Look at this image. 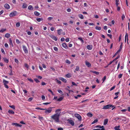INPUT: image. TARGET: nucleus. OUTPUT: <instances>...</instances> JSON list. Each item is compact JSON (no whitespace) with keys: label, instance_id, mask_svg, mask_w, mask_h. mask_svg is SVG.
<instances>
[{"label":"nucleus","instance_id":"obj_1","mask_svg":"<svg viewBox=\"0 0 130 130\" xmlns=\"http://www.w3.org/2000/svg\"><path fill=\"white\" fill-rule=\"evenodd\" d=\"M60 116V113H56L51 116L52 119L54 120L56 122H59V117Z\"/></svg>","mask_w":130,"mask_h":130},{"label":"nucleus","instance_id":"obj_2","mask_svg":"<svg viewBox=\"0 0 130 130\" xmlns=\"http://www.w3.org/2000/svg\"><path fill=\"white\" fill-rule=\"evenodd\" d=\"M53 108L52 107H50L48 108L47 109H45V113L47 114L48 113H51L52 111V109L51 108Z\"/></svg>","mask_w":130,"mask_h":130},{"label":"nucleus","instance_id":"obj_3","mask_svg":"<svg viewBox=\"0 0 130 130\" xmlns=\"http://www.w3.org/2000/svg\"><path fill=\"white\" fill-rule=\"evenodd\" d=\"M113 107L114 106H113L112 105L110 104L108 105L104 106L103 108V109H106L109 108L110 107H112V108H113Z\"/></svg>","mask_w":130,"mask_h":130},{"label":"nucleus","instance_id":"obj_4","mask_svg":"<svg viewBox=\"0 0 130 130\" xmlns=\"http://www.w3.org/2000/svg\"><path fill=\"white\" fill-rule=\"evenodd\" d=\"M17 13V12L16 11H15L11 12L9 14V16L10 17H13L16 16Z\"/></svg>","mask_w":130,"mask_h":130},{"label":"nucleus","instance_id":"obj_5","mask_svg":"<svg viewBox=\"0 0 130 130\" xmlns=\"http://www.w3.org/2000/svg\"><path fill=\"white\" fill-rule=\"evenodd\" d=\"M75 116L78 119L79 121H81V117L80 115L78 114H75Z\"/></svg>","mask_w":130,"mask_h":130},{"label":"nucleus","instance_id":"obj_6","mask_svg":"<svg viewBox=\"0 0 130 130\" xmlns=\"http://www.w3.org/2000/svg\"><path fill=\"white\" fill-rule=\"evenodd\" d=\"M22 48L25 53H28V51L26 46L25 45H23Z\"/></svg>","mask_w":130,"mask_h":130},{"label":"nucleus","instance_id":"obj_7","mask_svg":"<svg viewBox=\"0 0 130 130\" xmlns=\"http://www.w3.org/2000/svg\"><path fill=\"white\" fill-rule=\"evenodd\" d=\"M67 121L69 122V123L72 126H74V123L73 121L72 120L68 119Z\"/></svg>","mask_w":130,"mask_h":130},{"label":"nucleus","instance_id":"obj_8","mask_svg":"<svg viewBox=\"0 0 130 130\" xmlns=\"http://www.w3.org/2000/svg\"><path fill=\"white\" fill-rule=\"evenodd\" d=\"M50 37L51 38H52L53 40H55V41H57V37L53 35L50 36Z\"/></svg>","mask_w":130,"mask_h":130},{"label":"nucleus","instance_id":"obj_9","mask_svg":"<svg viewBox=\"0 0 130 130\" xmlns=\"http://www.w3.org/2000/svg\"><path fill=\"white\" fill-rule=\"evenodd\" d=\"M62 46L66 49H67L68 48V47L66 43H63L62 44Z\"/></svg>","mask_w":130,"mask_h":130},{"label":"nucleus","instance_id":"obj_10","mask_svg":"<svg viewBox=\"0 0 130 130\" xmlns=\"http://www.w3.org/2000/svg\"><path fill=\"white\" fill-rule=\"evenodd\" d=\"M59 79L61 80L63 82H64L65 83H66L67 82V80L66 79L63 78L62 77H60L59 78Z\"/></svg>","mask_w":130,"mask_h":130},{"label":"nucleus","instance_id":"obj_11","mask_svg":"<svg viewBox=\"0 0 130 130\" xmlns=\"http://www.w3.org/2000/svg\"><path fill=\"white\" fill-rule=\"evenodd\" d=\"M12 125H14L16 126H19V127H21L22 126V125L19 124L17 123H13L12 124Z\"/></svg>","mask_w":130,"mask_h":130},{"label":"nucleus","instance_id":"obj_12","mask_svg":"<svg viewBox=\"0 0 130 130\" xmlns=\"http://www.w3.org/2000/svg\"><path fill=\"white\" fill-rule=\"evenodd\" d=\"M128 34L127 33H126V34H125V42H126V39H127V43H128Z\"/></svg>","mask_w":130,"mask_h":130},{"label":"nucleus","instance_id":"obj_13","mask_svg":"<svg viewBox=\"0 0 130 130\" xmlns=\"http://www.w3.org/2000/svg\"><path fill=\"white\" fill-rule=\"evenodd\" d=\"M86 65L88 67H91V64L89 62L86 61L85 62Z\"/></svg>","mask_w":130,"mask_h":130},{"label":"nucleus","instance_id":"obj_14","mask_svg":"<svg viewBox=\"0 0 130 130\" xmlns=\"http://www.w3.org/2000/svg\"><path fill=\"white\" fill-rule=\"evenodd\" d=\"M4 7L7 9H9L10 8L9 5L7 4H6L4 5Z\"/></svg>","mask_w":130,"mask_h":130},{"label":"nucleus","instance_id":"obj_15","mask_svg":"<svg viewBox=\"0 0 130 130\" xmlns=\"http://www.w3.org/2000/svg\"><path fill=\"white\" fill-rule=\"evenodd\" d=\"M9 44L10 45H11L12 47L13 46V45L12 43V40L11 38H10L9 39Z\"/></svg>","mask_w":130,"mask_h":130},{"label":"nucleus","instance_id":"obj_16","mask_svg":"<svg viewBox=\"0 0 130 130\" xmlns=\"http://www.w3.org/2000/svg\"><path fill=\"white\" fill-rule=\"evenodd\" d=\"M87 48L89 50H91L92 48V46L91 45H89L87 46Z\"/></svg>","mask_w":130,"mask_h":130},{"label":"nucleus","instance_id":"obj_17","mask_svg":"<svg viewBox=\"0 0 130 130\" xmlns=\"http://www.w3.org/2000/svg\"><path fill=\"white\" fill-rule=\"evenodd\" d=\"M8 112L10 114H14V112L12 110H9L8 111Z\"/></svg>","mask_w":130,"mask_h":130},{"label":"nucleus","instance_id":"obj_18","mask_svg":"<svg viewBox=\"0 0 130 130\" xmlns=\"http://www.w3.org/2000/svg\"><path fill=\"white\" fill-rule=\"evenodd\" d=\"M3 83H4V85H7L9 83L8 81H7L4 79L3 80Z\"/></svg>","mask_w":130,"mask_h":130},{"label":"nucleus","instance_id":"obj_19","mask_svg":"<svg viewBox=\"0 0 130 130\" xmlns=\"http://www.w3.org/2000/svg\"><path fill=\"white\" fill-rule=\"evenodd\" d=\"M10 36V34L8 33H7L5 35V37L7 38H9Z\"/></svg>","mask_w":130,"mask_h":130},{"label":"nucleus","instance_id":"obj_20","mask_svg":"<svg viewBox=\"0 0 130 130\" xmlns=\"http://www.w3.org/2000/svg\"><path fill=\"white\" fill-rule=\"evenodd\" d=\"M90 72H91V73H93L95 74H96V75H99V72H96V71H92V70H91L90 71Z\"/></svg>","mask_w":130,"mask_h":130},{"label":"nucleus","instance_id":"obj_21","mask_svg":"<svg viewBox=\"0 0 130 130\" xmlns=\"http://www.w3.org/2000/svg\"><path fill=\"white\" fill-rule=\"evenodd\" d=\"M120 126H116L114 128L115 129V130H120V129H119V128L120 127Z\"/></svg>","mask_w":130,"mask_h":130},{"label":"nucleus","instance_id":"obj_22","mask_svg":"<svg viewBox=\"0 0 130 130\" xmlns=\"http://www.w3.org/2000/svg\"><path fill=\"white\" fill-rule=\"evenodd\" d=\"M34 14L36 16H39L40 14V13L37 11H35L34 12Z\"/></svg>","mask_w":130,"mask_h":130},{"label":"nucleus","instance_id":"obj_23","mask_svg":"<svg viewBox=\"0 0 130 130\" xmlns=\"http://www.w3.org/2000/svg\"><path fill=\"white\" fill-rule=\"evenodd\" d=\"M28 9L31 10H32L33 9V7L32 6L30 5L28 6Z\"/></svg>","mask_w":130,"mask_h":130},{"label":"nucleus","instance_id":"obj_24","mask_svg":"<svg viewBox=\"0 0 130 130\" xmlns=\"http://www.w3.org/2000/svg\"><path fill=\"white\" fill-rule=\"evenodd\" d=\"M3 59L4 60V61L6 63H8L9 62V60L8 59H7L6 58H3Z\"/></svg>","mask_w":130,"mask_h":130},{"label":"nucleus","instance_id":"obj_25","mask_svg":"<svg viewBox=\"0 0 130 130\" xmlns=\"http://www.w3.org/2000/svg\"><path fill=\"white\" fill-rule=\"evenodd\" d=\"M43 19L42 18H39L36 19V20L38 22H40L41 21H43Z\"/></svg>","mask_w":130,"mask_h":130},{"label":"nucleus","instance_id":"obj_26","mask_svg":"<svg viewBox=\"0 0 130 130\" xmlns=\"http://www.w3.org/2000/svg\"><path fill=\"white\" fill-rule=\"evenodd\" d=\"M108 121V120L107 119H105L104 122V125H106Z\"/></svg>","mask_w":130,"mask_h":130},{"label":"nucleus","instance_id":"obj_27","mask_svg":"<svg viewBox=\"0 0 130 130\" xmlns=\"http://www.w3.org/2000/svg\"><path fill=\"white\" fill-rule=\"evenodd\" d=\"M58 31V34L59 35H60L61 34V33L62 32V29H60L59 30H57Z\"/></svg>","mask_w":130,"mask_h":130},{"label":"nucleus","instance_id":"obj_28","mask_svg":"<svg viewBox=\"0 0 130 130\" xmlns=\"http://www.w3.org/2000/svg\"><path fill=\"white\" fill-rule=\"evenodd\" d=\"M87 116L89 117H91L93 116V115L90 113H88L87 114Z\"/></svg>","mask_w":130,"mask_h":130},{"label":"nucleus","instance_id":"obj_29","mask_svg":"<svg viewBox=\"0 0 130 130\" xmlns=\"http://www.w3.org/2000/svg\"><path fill=\"white\" fill-rule=\"evenodd\" d=\"M27 7V5L25 3H24L22 6V7L23 8H26Z\"/></svg>","mask_w":130,"mask_h":130},{"label":"nucleus","instance_id":"obj_30","mask_svg":"<svg viewBox=\"0 0 130 130\" xmlns=\"http://www.w3.org/2000/svg\"><path fill=\"white\" fill-rule=\"evenodd\" d=\"M78 16L81 19H83L84 18L82 14H79Z\"/></svg>","mask_w":130,"mask_h":130},{"label":"nucleus","instance_id":"obj_31","mask_svg":"<svg viewBox=\"0 0 130 130\" xmlns=\"http://www.w3.org/2000/svg\"><path fill=\"white\" fill-rule=\"evenodd\" d=\"M66 77L68 78H70L71 77L72 75L70 73H68L66 75Z\"/></svg>","mask_w":130,"mask_h":130},{"label":"nucleus","instance_id":"obj_32","mask_svg":"<svg viewBox=\"0 0 130 130\" xmlns=\"http://www.w3.org/2000/svg\"><path fill=\"white\" fill-rule=\"evenodd\" d=\"M24 65L25 67L27 69V70H28L29 66L28 65V64L26 63H25L24 64Z\"/></svg>","mask_w":130,"mask_h":130},{"label":"nucleus","instance_id":"obj_33","mask_svg":"<svg viewBox=\"0 0 130 130\" xmlns=\"http://www.w3.org/2000/svg\"><path fill=\"white\" fill-rule=\"evenodd\" d=\"M95 28L96 29L99 30H101V27H99L98 26H96L95 27Z\"/></svg>","mask_w":130,"mask_h":130},{"label":"nucleus","instance_id":"obj_34","mask_svg":"<svg viewBox=\"0 0 130 130\" xmlns=\"http://www.w3.org/2000/svg\"><path fill=\"white\" fill-rule=\"evenodd\" d=\"M98 121V120L96 119H95L94 120L92 123L91 124H94L95 123H97Z\"/></svg>","mask_w":130,"mask_h":130},{"label":"nucleus","instance_id":"obj_35","mask_svg":"<svg viewBox=\"0 0 130 130\" xmlns=\"http://www.w3.org/2000/svg\"><path fill=\"white\" fill-rule=\"evenodd\" d=\"M78 39L81 42L83 43H84V41L82 39V38L81 37H79L78 38Z\"/></svg>","mask_w":130,"mask_h":130},{"label":"nucleus","instance_id":"obj_36","mask_svg":"<svg viewBox=\"0 0 130 130\" xmlns=\"http://www.w3.org/2000/svg\"><path fill=\"white\" fill-rule=\"evenodd\" d=\"M63 99V98L62 97H60L59 99H57V101H61L62 99Z\"/></svg>","mask_w":130,"mask_h":130},{"label":"nucleus","instance_id":"obj_37","mask_svg":"<svg viewBox=\"0 0 130 130\" xmlns=\"http://www.w3.org/2000/svg\"><path fill=\"white\" fill-rule=\"evenodd\" d=\"M10 72L9 73V74L10 75H13V73H12V69H10Z\"/></svg>","mask_w":130,"mask_h":130},{"label":"nucleus","instance_id":"obj_38","mask_svg":"<svg viewBox=\"0 0 130 130\" xmlns=\"http://www.w3.org/2000/svg\"><path fill=\"white\" fill-rule=\"evenodd\" d=\"M6 30V29H2L0 30V32H3Z\"/></svg>","mask_w":130,"mask_h":130},{"label":"nucleus","instance_id":"obj_39","mask_svg":"<svg viewBox=\"0 0 130 130\" xmlns=\"http://www.w3.org/2000/svg\"><path fill=\"white\" fill-rule=\"evenodd\" d=\"M65 62L66 63L69 64H70L71 63V61L68 59H67L66 60Z\"/></svg>","mask_w":130,"mask_h":130},{"label":"nucleus","instance_id":"obj_40","mask_svg":"<svg viewBox=\"0 0 130 130\" xmlns=\"http://www.w3.org/2000/svg\"><path fill=\"white\" fill-rule=\"evenodd\" d=\"M120 51V50H119L117 52L115 53V54L113 55V57H115L118 54V53Z\"/></svg>","mask_w":130,"mask_h":130},{"label":"nucleus","instance_id":"obj_41","mask_svg":"<svg viewBox=\"0 0 130 130\" xmlns=\"http://www.w3.org/2000/svg\"><path fill=\"white\" fill-rule=\"evenodd\" d=\"M56 82L58 83L59 84H61V83L60 81L59 80L57 79H56Z\"/></svg>","mask_w":130,"mask_h":130},{"label":"nucleus","instance_id":"obj_42","mask_svg":"<svg viewBox=\"0 0 130 130\" xmlns=\"http://www.w3.org/2000/svg\"><path fill=\"white\" fill-rule=\"evenodd\" d=\"M119 1V0H116V6L117 7H118V5H119V3L118 2Z\"/></svg>","mask_w":130,"mask_h":130},{"label":"nucleus","instance_id":"obj_43","mask_svg":"<svg viewBox=\"0 0 130 130\" xmlns=\"http://www.w3.org/2000/svg\"><path fill=\"white\" fill-rule=\"evenodd\" d=\"M16 26L17 27H18L20 26V23L18 22L16 23Z\"/></svg>","mask_w":130,"mask_h":130},{"label":"nucleus","instance_id":"obj_44","mask_svg":"<svg viewBox=\"0 0 130 130\" xmlns=\"http://www.w3.org/2000/svg\"><path fill=\"white\" fill-rule=\"evenodd\" d=\"M9 107L10 108H12L13 109H15V106L13 105H10L9 106Z\"/></svg>","mask_w":130,"mask_h":130},{"label":"nucleus","instance_id":"obj_45","mask_svg":"<svg viewBox=\"0 0 130 130\" xmlns=\"http://www.w3.org/2000/svg\"><path fill=\"white\" fill-rule=\"evenodd\" d=\"M48 90V91L52 93V95H54L53 92L50 89H49Z\"/></svg>","mask_w":130,"mask_h":130},{"label":"nucleus","instance_id":"obj_46","mask_svg":"<svg viewBox=\"0 0 130 130\" xmlns=\"http://www.w3.org/2000/svg\"><path fill=\"white\" fill-rule=\"evenodd\" d=\"M34 80L35 81L36 83H39L40 82V81L37 79H34Z\"/></svg>","mask_w":130,"mask_h":130},{"label":"nucleus","instance_id":"obj_47","mask_svg":"<svg viewBox=\"0 0 130 130\" xmlns=\"http://www.w3.org/2000/svg\"><path fill=\"white\" fill-rule=\"evenodd\" d=\"M27 79L29 81L32 83H33L34 82L33 80L31 78H27Z\"/></svg>","mask_w":130,"mask_h":130},{"label":"nucleus","instance_id":"obj_48","mask_svg":"<svg viewBox=\"0 0 130 130\" xmlns=\"http://www.w3.org/2000/svg\"><path fill=\"white\" fill-rule=\"evenodd\" d=\"M95 127L96 128L98 127L99 128H101V127H103V126H101L100 125H97Z\"/></svg>","mask_w":130,"mask_h":130},{"label":"nucleus","instance_id":"obj_49","mask_svg":"<svg viewBox=\"0 0 130 130\" xmlns=\"http://www.w3.org/2000/svg\"><path fill=\"white\" fill-rule=\"evenodd\" d=\"M42 100H44L45 99V97L44 95H42L41 96Z\"/></svg>","mask_w":130,"mask_h":130},{"label":"nucleus","instance_id":"obj_50","mask_svg":"<svg viewBox=\"0 0 130 130\" xmlns=\"http://www.w3.org/2000/svg\"><path fill=\"white\" fill-rule=\"evenodd\" d=\"M125 17L124 15V14H123L122 15V20H124V19L125 18Z\"/></svg>","mask_w":130,"mask_h":130},{"label":"nucleus","instance_id":"obj_51","mask_svg":"<svg viewBox=\"0 0 130 130\" xmlns=\"http://www.w3.org/2000/svg\"><path fill=\"white\" fill-rule=\"evenodd\" d=\"M53 19V18L52 17H50L48 18L47 19L48 20H50Z\"/></svg>","mask_w":130,"mask_h":130},{"label":"nucleus","instance_id":"obj_52","mask_svg":"<svg viewBox=\"0 0 130 130\" xmlns=\"http://www.w3.org/2000/svg\"><path fill=\"white\" fill-rule=\"evenodd\" d=\"M54 50L56 51H57L58 50V48L56 47H54Z\"/></svg>","mask_w":130,"mask_h":130},{"label":"nucleus","instance_id":"obj_53","mask_svg":"<svg viewBox=\"0 0 130 130\" xmlns=\"http://www.w3.org/2000/svg\"><path fill=\"white\" fill-rule=\"evenodd\" d=\"M115 86L112 87L110 88V91H111L113 90L115 88Z\"/></svg>","mask_w":130,"mask_h":130},{"label":"nucleus","instance_id":"obj_54","mask_svg":"<svg viewBox=\"0 0 130 130\" xmlns=\"http://www.w3.org/2000/svg\"><path fill=\"white\" fill-rule=\"evenodd\" d=\"M39 120L41 121V120H42L43 119V118L42 117H40L39 116Z\"/></svg>","mask_w":130,"mask_h":130},{"label":"nucleus","instance_id":"obj_55","mask_svg":"<svg viewBox=\"0 0 130 130\" xmlns=\"http://www.w3.org/2000/svg\"><path fill=\"white\" fill-rule=\"evenodd\" d=\"M36 76L38 78L40 79H41L42 78V77L40 76H38V75H36Z\"/></svg>","mask_w":130,"mask_h":130},{"label":"nucleus","instance_id":"obj_56","mask_svg":"<svg viewBox=\"0 0 130 130\" xmlns=\"http://www.w3.org/2000/svg\"><path fill=\"white\" fill-rule=\"evenodd\" d=\"M16 42L18 44H19L20 43V42L18 39H16Z\"/></svg>","mask_w":130,"mask_h":130},{"label":"nucleus","instance_id":"obj_57","mask_svg":"<svg viewBox=\"0 0 130 130\" xmlns=\"http://www.w3.org/2000/svg\"><path fill=\"white\" fill-rule=\"evenodd\" d=\"M122 74H120L118 76V78H120L122 77Z\"/></svg>","mask_w":130,"mask_h":130},{"label":"nucleus","instance_id":"obj_58","mask_svg":"<svg viewBox=\"0 0 130 130\" xmlns=\"http://www.w3.org/2000/svg\"><path fill=\"white\" fill-rule=\"evenodd\" d=\"M79 68L78 66H76L75 70L76 71H78L79 70Z\"/></svg>","mask_w":130,"mask_h":130},{"label":"nucleus","instance_id":"obj_59","mask_svg":"<svg viewBox=\"0 0 130 130\" xmlns=\"http://www.w3.org/2000/svg\"><path fill=\"white\" fill-rule=\"evenodd\" d=\"M33 99V98H29L28 100V101L30 102L32 101V100Z\"/></svg>","mask_w":130,"mask_h":130},{"label":"nucleus","instance_id":"obj_60","mask_svg":"<svg viewBox=\"0 0 130 130\" xmlns=\"http://www.w3.org/2000/svg\"><path fill=\"white\" fill-rule=\"evenodd\" d=\"M1 51L4 54H5V52L4 51V50L3 48H1Z\"/></svg>","mask_w":130,"mask_h":130},{"label":"nucleus","instance_id":"obj_61","mask_svg":"<svg viewBox=\"0 0 130 130\" xmlns=\"http://www.w3.org/2000/svg\"><path fill=\"white\" fill-rule=\"evenodd\" d=\"M58 91L59 93L60 94H62L63 93L62 91L61 90H58Z\"/></svg>","mask_w":130,"mask_h":130},{"label":"nucleus","instance_id":"obj_62","mask_svg":"<svg viewBox=\"0 0 130 130\" xmlns=\"http://www.w3.org/2000/svg\"><path fill=\"white\" fill-rule=\"evenodd\" d=\"M107 35L111 39L112 38V35L111 34H107Z\"/></svg>","mask_w":130,"mask_h":130},{"label":"nucleus","instance_id":"obj_63","mask_svg":"<svg viewBox=\"0 0 130 130\" xmlns=\"http://www.w3.org/2000/svg\"><path fill=\"white\" fill-rule=\"evenodd\" d=\"M14 61L16 63H19V61L17 59H14Z\"/></svg>","mask_w":130,"mask_h":130},{"label":"nucleus","instance_id":"obj_64","mask_svg":"<svg viewBox=\"0 0 130 130\" xmlns=\"http://www.w3.org/2000/svg\"><path fill=\"white\" fill-rule=\"evenodd\" d=\"M5 46L6 47H8V45L7 43H6L5 44Z\"/></svg>","mask_w":130,"mask_h":130}]
</instances>
